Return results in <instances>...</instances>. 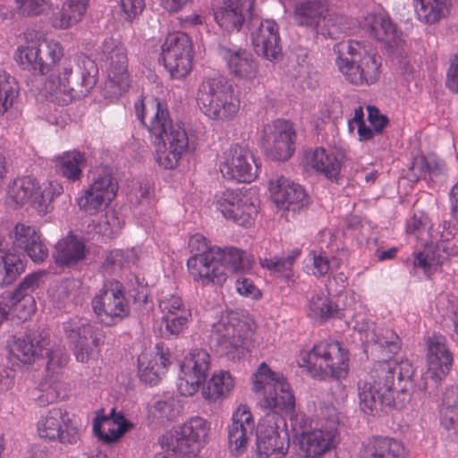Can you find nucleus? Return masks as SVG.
I'll use <instances>...</instances> for the list:
<instances>
[{
  "instance_id": "obj_1",
  "label": "nucleus",
  "mask_w": 458,
  "mask_h": 458,
  "mask_svg": "<svg viewBox=\"0 0 458 458\" xmlns=\"http://www.w3.org/2000/svg\"><path fill=\"white\" fill-rule=\"evenodd\" d=\"M252 390L263 395L261 407L268 412L259 426L257 452L259 458H285L289 445L286 421L281 412L290 413L295 406V397L285 378L261 363L253 375Z\"/></svg>"
},
{
  "instance_id": "obj_2",
  "label": "nucleus",
  "mask_w": 458,
  "mask_h": 458,
  "mask_svg": "<svg viewBox=\"0 0 458 458\" xmlns=\"http://www.w3.org/2000/svg\"><path fill=\"white\" fill-rule=\"evenodd\" d=\"M137 118L145 124L152 142L157 147L156 161L165 169H174L189 148L185 130L173 123L165 105L153 99L145 103L140 98L134 103Z\"/></svg>"
},
{
  "instance_id": "obj_3",
  "label": "nucleus",
  "mask_w": 458,
  "mask_h": 458,
  "mask_svg": "<svg viewBox=\"0 0 458 458\" xmlns=\"http://www.w3.org/2000/svg\"><path fill=\"white\" fill-rule=\"evenodd\" d=\"M412 374L413 368L408 360L377 361L371 370L370 380L358 384L360 410L368 415L375 416L384 411L386 408H399L400 405L394 399L395 377L401 383L410 379Z\"/></svg>"
},
{
  "instance_id": "obj_4",
  "label": "nucleus",
  "mask_w": 458,
  "mask_h": 458,
  "mask_svg": "<svg viewBox=\"0 0 458 458\" xmlns=\"http://www.w3.org/2000/svg\"><path fill=\"white\" fill-rule=\"evenodd\" d=\"M244 252L234 247L212 246L210 251L187 260V267L192 280L202 285H223L227 272H244L248 266Z\"/></svg>"
},
{
  "instance_id": "obj_5",
  "label": "nucleus",
  "mask_w": 458,
  "mask_h": 458,
  "mask_svg": "<svg viewBox=\"0 0 458 458\" xmlns=\"http://www.w3.org/2000/svg\"><path fill=\"white\" fill-rule=\"evenodd\" d=\"M254 323L245 314L228 312L212 325L210 344L221 355L240 360L251 345Z\"/></svg>"
},
{
  "instance_id": "obj_6",
  "label": "nucleus",
  "mask_w": 458,
  "mask_h": 458,
  "mask_svg": "<svg viewBox=\"0 0 458 458\" xmlns=\"http://www.w3.org/2000/svg\"><path fill=\"white\" fill-rule=\"evenodd\" d=\"M335 64L346 81L354 85H371L379 79L381 58L370 54L355 40L342 41L334 47Z\"/></svg>"
},
{
  "instance_id": "obj_7",
  "label": "nucleus",
  "mask_w": 458,
  "mask_h": 458,
  "mask_svg": "<svg viewBox=\"0 0 458 458\" xmlns=\"http://www.w3.org/2000/svg\"><path fill=\"white\" fill-rule=\"evenodd\" d=\"M348 352L337 341H324L300 355L299 365L313 378H344L348 374Z\"/></svg>"
},
{
  "instance_id": "obj_8",
  "label": "nucleus",
  "mask_w": 458,
  "mask_h": 458,
  "mask_svg": "<svg viewBox=\"0 0 458 458\" xmlns=\"http://www.w3.org/2000/svg\"><path fill=\"white\" fill-rule=\"evenodd\" d=\"M196 100L200 111L215 121L229 122L240 109L239 98L222 76L206 78L199 87Z\"/></svg>"
},
{
  "instance_id": "obj_9",
  "label": "nucleus",
  "mask_w": 458,
  "mask_h": 458,
  "mask_svg": "<svg viewBox=\"0 0 458 458\" xmlns=\"http://www.w3.org/2000/svg\"><path fill=\"white\" fill-rule=\"evenodd\" d=\"M293 19L296 25L329 38H337L348 29L344 16L329 13L326 0L297 1Z\"/></svg>"
},
{
  "instance_id": "obj_10",
  "label": "nucleus",
  "mask_w": 458,
  "mask_h": 458,
  "mask_svg": "<svg viewBox=\"0 0 458 458\" xmlns=\"http://www.w3.org/2000/svg\"><path fill=\"white\" fill-rule=\"evenodd\" d=\"M64 191L56 181L39 185L31 176L19 177L9 184L6 199L9 203L21 206L30 202L39 215H46L52 209V201Z\"/></svg>"
},
{
  "instance_id": "obj_11",
  "label": "nucleus",
  "mask_w": 458,
  "mask_h": 458,
  "mask_svg": "<svg viewBox=\"0 0 458 458\" xmlns=\"http://www.w3.org/2000/svg\"><path fill=\"white\" fill-rule=\"evenodd\" d=\"M63 328L77 361L87 363L97 358L104 344L102 330L81 318L64 322Z\"/></svg>"
},
{
  "instance_id": "obj_12",
  "label": "nucleus",
  "mask_w": 458,
  "mask_h": 458,
  "mask_svg": "<svg viewBox=\"0 0 458 458\" xmlns=\"http://www.w3.org/2000/svg\"><path fill=\"white\" fill-rule=\"evenodd\" d=\"M118 184L107 167H99L92 174L91 182L77 198V205L84 213L93 216L106 208L115 198Z\"/></svg>"
},
{
  "instance_id": "obj_13",
  "label": "nucleus",
  "mask_w": 458,
  "mask_h": 458,
  "mask_svg": "<svg viewBox=\"0 0 458 458\" xmlns=\"http://www.w3.org/2000/svg\"><path fill=\"white\" fill-rule=\"evenodd\" d=\"M92 309L98 320L106 326L114 325L127 317L130 305L123 284L114 280L106 282L94 296Z\"/></svg>"
},
{
  "instance_id": "obj_14",
  "label": "nucleus",
  "mask_w": 458,
  "mask_h": 458,
  "mask_svg": "<svg viewBox=\"0 0 458 458\" xmlns=\"http://www.w3.org/2000/svg\"><path fill=\"white\" fill-rule=\"evenodd\" d=\"M259 169L250 149L239 144L224 151L219 159V170L228 181L250 183L257 178Z\"/></svg>"
},
{
  "instance_id": "obj_15",
  "label": "nucleus",
  "mask_w": 458,
  "mask_h": 458,
  "mask_svg": "<svg viewBox=\"0 0 458 458\" xmlns=\"http://www.w3.org/2000/svg\"><path fill=\"white\" fill-rule=\"evenodd\" d=\"M192 44L190 37L181 31L170 33L162 45V59L174 79L186 77L192 68Z\"/></svg>"
},
{
  "instance_id": "obj_16",
  "label": "nucleus",
  "mask_w": 458,
  "mask_h": 458,
  "mask_svg": "<svg viewBox=\"0 0 458 458\" xmlns=\"http://www.w3.org/2000/svg\"><path fill=\"white\" fill-rule=\"evenodd\" d=\"M45 274L42 270L31 273L24 277L13 293L0 295V325L7 319L11 308L19 310V317L23 320L34 313L35 301L32 293L39 287Z\"/></svg>"
},
{
  "instance_id": "obj_17",
  "label": "nucleus",
  "mask_w": 458,
  "mask_h": 458,
  "mask_svg": "<svg viewBox=\"0 0 458 458\" xmlns=\"http://www.w3.org/2000/svg\"><path fill=\"white\" fill-rule=\"evenodd\" d=\"M103 53L106 56L107 66V80L105 83L106 97L118 98L130 86L125 48L113 39H108L104 43Z\"/></svg>"
},
{
  "instance_id": "obj_18",
  "label": "nucleus",
  "mask_w": 458,
  "mask_h": 458,
  "mask_svg": "<svg viewBox=\"0 0 458 458\" xmlns=\"http://www.w3.org/2000/svg\"><path fill=\"white\" fill-rule=\"evenodd\" d=\"M261 139L267 157L274 161H287L295 151L296 132L288 121L277 119L265 124Z\"/></svg>"
},
{
  "instance_id": "obj_19",
  "label": "nucleus",
  "mask_w": 458,
  "mask_h": 458,
  "mask_svg": "<svg viewBox=\"0 0 458 458\" xmlns=\"http://www.w3.org/2000/svg\"><path fill=\"white\" fill-rule=\"evenodd\" d=\"M37 431L39 437L62 444H76L80 439V429L74 420L66 410L57 407L39 418Z\"/></svg>"
},
{
  "instance_id": "obj_20",
  "label": "nucleus",
  "mask_w": 458,
  "mask_h": 458,
  "mask_svg": "<svg viewBox=\"0 0 458 458\" xmlns=\"http://www.w3.org/2000/svg\"><path fill=\"white\" fill-rule=\"evenodd\" d=\"M215 205L226 219L239 225H251L258 214L257 199L238 190L226 189L216 194Z\"/></svg>"
},
{
  "instance_id": "obj_21",
  "label": "nucleus",
  "mask_w": 458,
  "mask_h": 458,
  "mask_svg": "<svg viewBox=\"0 0 458 458\" xmlns=\"http://www.w3.org/2000/svg\"><path fill=\"white\" fill-rule=\"evenodd\" d=\"M44 352L48 360L46 368V376L39 384L40 394L36 398V402L39 406H46L59 399L63 388L61 377L64 368L69 360L65 350L61 347L55 349H47L44 347Z\"/></svg>"
},
{
  "instance_id": "obj_22",
  "label": "nucleus",
  "mask_w": 458,
  "mask_h": 458,
  "mask_svg": "<svg viewBox=\"0 0 458 458\" xmlns=\"http://www.w3.org/2000/svg\"><path fill=\"white\" fill-rule=\"evenodd\" d=\"M211 431V422L201 416L190 417L175 431L171 439L170 447L181 455L199 452L208 442Z\"/></svg>"
},
{
  "instance_id": "obj_23",
  "label": "nucleus",
  "mask_w": 458,
  "mask_h": 458,
  "mask_svg": "<svg viewBox=\"0 0 458 458\" xmlns=\"http://www.w3.org/2000/svg\"><path fill=\"white\" fill-rule=\"evenodd\" d=\"M217 54L233 78L244 81H253L258 78L259 62L250 50L224 42L218 45Z\"/></svg>"
},
{
  "instance_id": "obj_24",
  "label": "nucleus",
  "mask_w": 458,
  "mask_h": 458,
  "mask_svg": "<svg viewBox=\"0 0 458 458\" xmlns=\"http://www.w3.org/2000/svg\"><path fill=\"white\" fill-rule=\"evenodd\" d=\"M210 366V356L203 349H194L181 365L177 389L182 395L191 396L206 381Z\"/></svg>"
},
{
  "instance_id": "obj_25",
  "label": "nucleus",
  "mask_w": 458,
  "mask_h": 458,
  "mask_svg": "<svg viewBox=\"0 0 458 458\" xmlns=\"http://www.w3.org/2000/svg\"><path fill=\"white\" fill-rule=\"evenodd\" d=\"M250 39L255 52L269 61L277 60L282 55L278 25L272 20L252 19Z\"/></svg>"
},
{
  "instance_id": "obj_26",
  "label": "nucleus",
  "mask_w": 458,
  "mask_h": 458,
  "mask_svg": "<svg viewBox=\"0 0 458 458\" xmlns=\"http://www.w3.org/2000/svg\"><path fill=\"white\" fill-rule=\"evenodd\" d=\"M268 190L273 202L279 209L295 212L309 203L304 188L284 176L271 179Z\"/></svg>"
},
{
  "instance_id": "obj_27",
  "label": "nucleus",
  "mask_w": 458,
  "mask_h": 458,
  "mask_svg": "<svg viewBox=\"0 0 458 458\" xmlns=\"http://www.w3.org/2000/svg\"><path fill=\"white\" fill-rule=\"evenodd\" d=\"M253 6L254 0H224L214 10V18L221 29L240 31L247 20L252 21Z\"/></svg>"
},
{
  "instance_id": "obj_28",
  "label": "nucleus",
  "mask_w": 458,
  "mask_h": 458,
  "mask_svg": "<svg viewBox=\"0 0 458 458\" xmlns=\"http://www.w3.org/2000/svg\"><path fill=\"white\" fill-rule=\"evenodd\" d=\"M354 322L353 328L360 333H365V340L371 343L378 351H381L386 358H390L401 349L399 336L389 328L376 327L371 332V323L360 315L352 314Z\"/></svg>"
},
{
  "instance_id": "obj_29",
  "label": "nucleus",
  "mask_w": 458,
  "mask_h": 458,
  "mask_svg": "<svg viewBox=\"0 0 458 458\" xmlns=\"http://www.w3.org/2000/svg\"><path fill=\"white\" fill-rule=\"evenodd\" d=\"M254 427L255 423L250 408L245 404L239 405L233 413L232 423L228 426L229 449L235 456L246 450Z\"/></svg>"
},
{
  "instance_id": "obj_30",
  "label": "nucleus",
  "mask_w": 458,
  "mask_h": 458,
  "mask_svg": "<svg viewBox=\"0 0 458 458\" xmlns=\"http://www.w3.org/2000/svg\"><path fill=\"white\" fill-rule=\"evenodd\" d=\"M10 237L13 239V246L23 250L35 263H42L47 258L48 249L35 226L18 223Z\"/></svg>"
},
{
  "instance_id": "obj_31",
  "label": "nucleus",
  "mask_w": 458,
  "mask_h": 458,
  "mask_svg": "<svg viewBox=\"0 0 458 458\" xmlns=\"http://www.w3.org/2000/svg\"><path fill=\"white\" fill-rule=\"evenodd\" d=\"M337 430L335 425L303 431L299 440L300 449L306 458H319L335 445Z\"/></svg>"
},
{
  "instance_id": "obj_32",
  "label": "nucleus",
  "mask_w": 458,
  "mask_h": 458,
  "mask_svg": "<svg viewBox=\"0 0 458 458\" xmlns=\"http://www.w3.org/2000/svg\"><path fill=\"white\" fill-rule=\"evenodd\" d=\"M428 376L434 381L442 380L450 371L453 355L441 335H433L428 340Z\"/></svg>"
},
{
  "instance_id": "obj_33",
  "label": "nucleus",
  "mask_w": 458,
  "mask_h": 458,
  "mask_svg": "<svg viewBox=\"0 0 458 458\" xmlns=\"http://www.w3.org/2000/svg\"><path fill=\"white\" fill-rule=\"evenodd\" d=\"M132 427L133 424L124 417L123 412H116L114 408H112L106 415L103 411H99L93 421L95 434L106 444L117 441Z\"/></svg>"
},
{
  "instance_id": "obj_34",
  "label": "nucleus",
  "mask_w": 458,
  "mask_h": 458,
  "mask_svg": "<svg viewBox=\"0 0 458 458\" xmlns=\"http://www.w3.org/2000/svg\"><path fill=\"white\" fill-rule=\"evenodd\" d=\"M304 166L323 174L331 182H337L340 178L341 162L332 153H327L324 148L318 147L304 152Z\"/></svg>"
},
{
  "instance_id": "obj_35",
  "label": "nucleus",
  "mask_w": 458,
  "mask_h": 458,
  "mask_svg": "<svg viewBox=\"0 0 458 458\" xmlns=\"http://www.w3.org/2000/svg\"><path fill=\"white\" fill-rule=\"evenodd\" d=\"M155 352H142L138 359L140 379L149 385H157L165 374L169 361L168 354L157 344Z\"/></svg>"
},
{
  "instance_id": "obj_36",
  "label": "nucleus",
  "mask_w": 458,
  "mask_h": 458,
  "mask_svg": "<svg viewBox=\"0 0 458 458\" xmlns=\"http://www.w3.org/2000/svg\"><path fill=\"white\" fill-rule=\"evenodd\" d=\"M403 444L393 437L375 436L369 438L360 451L361 458H405Z\"/></svg>"
},
{
  "instance_id": "obj_37",
  "label": "nucleus",
  "mask_w": 458,
  "mask_h": 458,
  "mask_svg": "<svg viewBox=\"0 0 458 458\" xmlns=\"http://www.w3.org/2000/svg\"><path fill=\"white\" fill-rule=\"evenodd\" d=\"M72 73L70 64H63L58 75H50L45 82V90L49 95L51 101L64 106L70 104L73 98V88L70 86L69 77Z\"/></svg>"
},
{
  "instance_id": "obj_38",
  "label": "nucleus",
  "mask_w": 458,
  "mask_h": 458,
  "mask_svg": "<svg viewBox=\"0 0 458 458\" xmlns=\"http://www.w3.org/2000/svg\"><path fill=\"white\" fill-rule=\"evenodd\" d=\"M53 257L59 266L70 267L85 258V245L74 235L70 234L57 242Z\"/></svg>"
},
{
  "instance_id": "obj_39",
  "label": "nucleus",
  "mask_w": 458,
  "mask_h": 458,
  "mask_svg": "<svg viewBox=\"0 0 458 458\" xmlns=\"http://www.w3.org/2000/svg\"><path fill=\"white\" fill-rule=\"evenodd\" d=\"M45 343V339L33 341L30 337H13L8 345L9 353L22 363H31L39 355H44Z\"/></svg>"
},
{
  "instance_id": "obj_40",
  "label": "nucleus",
  "mask_w": 458,
  "mask_h": 458,
  "mask_svg": "<svg viewBox=\"0 0 458 458\" xmlns=\"http://www.w3.org/2000/svg\"><path fill=\"white\" fill-rule=\"evenodd\" d=\"M417 19L424 24H434L449 13L451 0H413Z\"/></svg>"
},
{
  "instance_id": "obj_41",
  "label": "nucleus",
  "mask_w": 458,
  "mask_h": 458,
  "mask_svg": "<svg viewBox=\"0 0 458 458\" xmlns=\"http://www.w3.org/2000/svg\"><path fill=\"white\" fill-rule=\"evenodd\" d=\"M85 163L83 153L77 150L67 151L56 157L55 169L63 177L75 182L81 181Z\"/></svg>"
},
{
  "instance_id": "obj_42",
  "label": "nucleus",
  "mask_w": 458,
  "mask_h": 458,
  "mask_svg": "<svg viewBox=\"0 0 458 458\" xmlns=\"http://www.w3.org/2000/svg\"><path fill=\"white\" fill-rule=\"evenodd\" d=\"M89 0H65L61 10L53 17V26L67 29L78 23L84 16Z\"/></svg>"
},
{
  "instance_id": "obj_43",
  "label": "nucleus",
  "mask_w": 458,
  "mask_h": 458,
  "mask_svg": "<svg viewBox=\"0 0 458 458\" xmlns=\"http://www.w3.org/2000/svg\"><path fill=\"white\" fill-rule=\"evenodd\" d=\"M14 59L24 70L34 74L47 73V64L43 63V55H40L39 44L21 46L16 49Z\"/></svg>"
},
{
  "instance_id": "obj_44",
  "label": "nucleus",
  "mask_w": 458,
  "mask_h": 458,
  "mask_svg": "<svg viewBox=\"0 0 458 458\" xmlns=\"http://www.w3.org/2000/svg\"><path fill=\"white\" fill-rule=\"evenodd\" d=\"M363 28L378 41L389 42L394 38L395 28L388 16L384 13H369L364 17Z\"/></svg>"
},
{
  "instance_id": "obj_45",
  "label": "nucleus",
  "mask_w": 458,
  "mask_h": 458,
  "mask_svg": "<svg viewBox=\"0 0 458 458\" xmlns=\"http://www.w3.org/2000/svg\"><path fill=\"white\" fill-rule=\"evenodd\" d=\"M234 385V379L229 371H216L208 381L203 395L209 402H216L227 397L233 391Z\"/></svg>"
},
{
  "instance_id": "obj_46",
  "label": "nucleus",
  "mask_w": 458,
  "mask_h": 458,
  "mask_svg": "<svg viewBox=\"0 0 458 458\" xmlns=\"http://www.w3.org/2000/svg\"><path fill=\"white\" fill-rule=\"evenodd\" d=\"M24 269L20 254L8 252L4 246H0V285L12 284Z\"/></svg>"
},
{
  "instance_id": "obj_47",
  "label": "nucleus",
  "mask_w": 458,
  "mask_h": 458,
  "mask_svg": "<svg viewBox=\"0 0 458 458\" xmlns=\"http://www.w3.org/2000/svg\"><path fill=\"white\" fill-rule=\"evenodd\" d=\"M300 255L301 250L294 249L282 256L260 259V265L270 271L283 274L288 282H293L294 275L292 267Z\"/></svg>"
},
{
  "instance_id": "obj_48",
  "label": "nucleus",
  "mask_w": 458,
  "mask_h": 458,
  "mask_svg": "<svg viewBox=\"0 0 458 458\" xmlns=\"http://www.w3.org/2000/svg\"><path fill=\"white\" fill-rule=\"evenodd\" d=\"M309 317L314 319H327L337 313L336 306L322 291L314 293L307 304Z\"/></svg>"
},
{
  "instance_id": "obj_49",
  "label": "nucleus",
  "mask_w": 458,
  "mask_h": 458,
  "mask_svg": "<svg viewBox=\"0 0 458 458\" xmlns=\"http://www.w3.org/2000/svg\"><path fill=\"white\" fill-rule=\"evenodd\" d=\"M438 263L434 251L430 249L414 251L412 258L405 261V264L411 267V273L415 274L417 270H420L426 276H429L436 270Z\"/></svg>"
},
{
  "instance_id": "obj_50",
  "label": "nucleus",
  "mask_w": 458,
  "mask_h": 458,
  "mask_svg": "<svg viewBox=\"0 0 458 458\" xmlns=\"http://www.w3.org/2000/svg\"><path fill=\"white\" fill-rule=\"evenodd\" d=\"M441 424L451 429L458 422V391H446L440 407Z\"/></svg>"
},
{
  "instance_id": "obj_51",
  "label": "nucleus",
  "mask_w": 458,
  "mask_h": 458,
  "mask_svg": "<svg viewBox=\"0 0 458 458\" xmlns=\"http://www.w3.org/2000/svg\"><path fill=\"white\" fill-rule=\"evenodd\" d=\"M18 97V86L13 77L0 70V114L10 109Z\"/></svg>"
},
{
  "instance_id": "obj_52",
  "label": "nucleus",
  "mask_w": 458,
  "mask_h": 458,
  "mask_svg": "<svg viewBox=\"0 0 458 458\" xmlns=\"http://www.w3.org/2000/svg\"><path fill=\"white\" fill-rule=\"evenodd\" d=\"M78 61L81 69V94L86 95L97 83L98 68L95 62L88 56L81 55Z\"/></svg>"
},
{
  "instance_id": "obj_53",
  "label": "nucleus",
  "mask_w": 458,
  "mask_h": 458,
  "mask_svg": "<svg viewBox=\"0 0 458 458\" xmlns=\"http://www.w3.org/2000/svg\"><path fill=\"white\" fill-rule=\"evenodd\" d=\"M179 412V405L173 397L157 400L149 409V414L158 420H174Z\"/></svg>"
},
{
  "instance_id": "obj_54",
  "label": "nucleus",
  "mask_w": 458,
  "mask_h": 458,
  "mask_svg": "<svg viewBox=\"0 0 458 458\" xmlns=\"http://www.w3.org/2000/svg\"><path fill=\"white\" fill-rule=\"evenodd\" d=\"M308 272L317 278L326 276L331 270V263L325 251L311 250L307 257Z\"/></svg>"
},
{
  "instance_id": "obj_55",
  "label": "nucleus",
  "mask_w": 458,
  "mask_h": 458,
  "mask_svg": "<svg viewBox=\"0 0 458 458\" xmlns=\"http://www.w3.org/2000/svg\"><path fill=\"white\" fill-rule=\"evenodd\" d=\"M123 225V219L114 210H108L101 217L95 230L103 236L113 237L120 233Z\"/></svg>"
},
{
  "instance_id": "obj_56",
  "label": "nucleus",
  "mask_w": 458,
  "mask_h": 458,
  "mask_svg": "<svg viewBox=\"0 0 458 458\" xmlns=\"http://www.w3.org/2000/svg\"><path fill=\"white\" fill-rule=\"evenodd\" d=\"M430 221L428 215L423 211H415L412 216L407 219L405 231L409 235H412L416 240L421 239L429 230Z\"/></svg>"
},
{
  "instance_id": "obj_57",
  "label": "nucleus",
  "mask_w": 458,
  "mask_h": 458,
  "mask_svg": "<svg viewBox=\"0 0 458 458\" xmlns=\"http://www.w3.org/2000/svg\"><path fill=\"white\" fill-rule=\"evenodd\" d=\"M40 55H43V63L47 64V72L64 56V49L56 40H44L39 43Z\"/></svg>"
},
{
  "instance_id": "obj_58",
  "label": "nucleus",
  "mask_w": 458,
  "mask_h": 458,
  "mask_svg": "<svg viewBox=\"0 0 458 458\" xmlns=\"http://www.w3.org/2000/svg\"><path fill=\"white\" fill-rule=\"evenodd\" d=\"M191 317V310H182L179 315H166L162 317V319L165 324L166 331L170 335H178L187 327Z\"/></svg>"
},
{
  "instance_id": "obj_59",
  "label": "nucleus",
  "mask_w": 458,
  "mask_h": 458,
  "mask_svg": "<svg viewBox=\"0 0 458 458\" xmlns=\"http://www.w3.org/2000/svg\"><path fill=\"white\" fill-rule=\"evenodd\" d=\"M17 10L22 16H37L48 6V0H15Z\"/></svg>"
},
{
  "instance_id": "obj_60",
  "label": "nucleus",
  "mask_w": 458,
  "mask_h": 458,
  "mask_svg": "<svg viewBox=\"0 0 458 458\" xmlns=\"http://www.w3.org/2000/svg\"><path fill=\"white\" fill-rule=\"evenodd\" d=\"M159 308L163 317H166V315H179L182 310H190L185 307L182 299L176 295H170L160 300Z\"/></svg>"
},
{
  "instance_id": "obj_61",
  "label": "nucleus",
  "mask_w": 458,
  "mask_h": 458,
  "mask_svg": "<svg viewBox=\"0 0 458 458\" xmlns=\"http://www.w3.org/2000/svg\"><path fill=\"white\" fill-rule=\"evenodd\" d=\"M235 287L237 293L245 297L257 299L261 295L260 291L254 285L253 282L244 276H241L236 280Z\"/></svg>"
},
{
  "instance_id": "obj_62",
  "label": "nucleus",
  "mask_w": 458,
  "mask_h": 458,
  "mask_svg": "<svg viewBox=\"0 0 458 458\" xmlns=\"http://www.w3.org/2000/svg\"><path fill=\"white\" fill-rule=\"evenodd\" d=\"M212 246H208V240L200 233L193 234L189 240V248L191 253H194L188 259H191L199 255L206 254L210 251V248Z\"/></svg>"
},
{
  "instance_id": "obj_63",
  "label": "nucleus",
  "mask_w": 458,
  "mask_h": 458,
  "mask_svg": "<svg viewBox=\"0 0 458 458\" xmlns=\"http://www.w3.org/2000/svg\"><path fill=\"white\" fill-rule=\"evenodd\" d=\"M452 232H442L439 237L431 235V242H436L438 249H441L447 255L455 256L458 255V249L456 248L455 242H450V236Z\"/></svg>"
},
{
  "instance_id": "obj_64",
  "label": "nucleus",
  "mask_w": 458,
  "mask_h": 458,
  "mask_svg": "<svg viewBox=\"0 0 458 458\" xmlns=\"http://www.w3.org/2000/svg\"><path fill=\"white\" fill-rule=\"evenodd\" d=\"M368 120L377 133H381L384 128L388 123V118L385 114H382L379 110L373 106H368Z\"/></svg>"
}]
</instances>
